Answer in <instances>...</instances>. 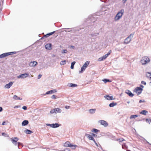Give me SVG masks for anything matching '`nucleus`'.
<instances>
[{
    "label": "nucleus",
    "mask_w": 151,
    "mask_h": 151,
    "mask_svg": "<svg viewBox=\"0 0 151 151\" xmlns=\"http://www.w3.org/2000/svg\"><path fill=\"white\" fill-rule=\"evenodd\" d=\"M124 12V9H122L119 11L114 17V20L116 21L119 20L122 16Z\"/></svg>",
    "instance_id": "1"
},
{
    "label": "nucleus",
    "mask_w": 151,
    "mask_h": 151,
    "mask_svg": "<svg viewBox=\"0 0 151 151\" xmlns=\"http://www.w3.org/2000/svg\"><path fill=\"white\" fill-rule=\"evenodd\" d=\"M134 34V32L131 34L124 40L123 43L125 44H129L131 41L132 38H133Z\"/></svg>",
    "instance_id": "2"
},
{
    "label": "nucleus",
    "mask_w": 151,
    "mask_h": 151,
    "mask_svg": "<svg viewBox=\"0 0 151 151\" xmlns=\"http://www.w3.org/2000/svg\"><path fill=\"white\" fill-rule=\"evenodd\" d=\"M150 61L149 58L147 56H144L142 58L141 62L142 65H145L148 63Z\"/></svg>",
    "instance_id": "3"
},
{
    "label": "nucleus",
    "mask_w": 151,
    "mask_h": 151,
    "mask_svg": "<svg viewBox=\"0 0 151 151\" xmlns=\"http://www.w3.org/2000/svg\"><path fill=\"white\" fill-rule=\"evenodd\" d=\"M11 139L12 143L15 145H18V147L19 149V146L20 145H22V144L19 142H17V141L18 140V139L17 137H14V138H12Z\"/></svg>",
    "instance_id": "4"
},
{
    "label": "nucleus",
    "mask_w": 151,
    "mask_h": 151,
    "mask_svg": "<svg viewBox=\"0 0 151 151\" xmlns=\"http://www.w3.org/2000/svg\"><path fill=\"white\" fill-rule=\"evenodd\" d=\"M111 52V50H109V52L106 54L103 55L102 57L99 58L98 60L99 61H103L105 60L107 57L110 54Z\"/></svg>",
    "instance_id": "5"
},
{
    "label": "nucleus",
    "mask_w": 151,
    "mask_h": 151,
    "mask_svg": "<svg viewBox=\"0 0 151 151\" xmlns=\"http://www.w3.org/2000/svg\"><path fill=\"white\" fill-rule=\"evenodd\" d=\"M142 91L143 89H142L141 88H140L139 87H137L134 90V92H135L137 93V95L140 94Z\"/></svg>",
    "instance_id": "6"
},
{
    "label": "nucleus",
    "mask_w": 151,
    "mask_h": 151,
    "mask_svg": "<svg viewBox=\"0 0 151 151\" xmlns=\"http://www.w3.org/2000/svg\"><path fill=\"white\" fill-rule=\"evenodd\" d=\"M29 76V74L27 73H25L22 74H21L19 76H17V77L18 78H25L28 77Z\"/></svg>",
    "instance_id": "7"
},
{
    "label": "nucleus",
    "mask_w": 151,
    "mask_h": 151,
    "mask_svg": "<svg viewBox=\"0 0 151 151\" xmlns=\"http://www.w3.org/2000/svg\"><path fill=\"white\" fill-rule=\"evenodd\" d=\"M99 122L100 123L101 125H103L105 127H107L108 125L107 122L104 120H100L99 121Z\"/></svg>",
    "instance_id": "8"
},
{
    "label": "nucleus",
    "mask_w": 151,
    "mask_h": 151,
    "mask_svg": "<svg viewBox=\"0 0 151 151\" xmlns=\"http://www.w3.org/2000/svg\"><path fill=\"white\" fill-rule=\"evenodd\" d=\"M14 83L13 82L10 81L8 84H7L4 86V88L9 89L10 88L12 85Z\"/></svg>",
    "instance_id": "9"
},
{
    "label": "nucleus",
    "mask_w": 151,
    "mask_h": 151,
    "mask_svg": "<svg viewBox=\"0 0 151 151\" xmlns=\"http://www.w3.org/2000/svg\"><path fill=\"white\" fill-rule=\"evenodd\" d=\"M37 63L36 61H33L30 62L29 65L30 67H34L37 64Z\"/></svg>",
    "instance_id": "10"
},
{
    "label": "nucleus",
    "mask_w": 151,
    "mask_h": 151,
    "mask_svg": "<svg viewBox=\"0 0 151 151\" xmlns=\"http://www.w3.org/2000/svg\"><path fill=\"white\" fill-rule=\"evenodd\" d=\"M104 97L107 100H113L114 99L113 98V96H109V95H107L104 96Z\"/></svg>",
    "instance_id": "11"
},
{
    "label": "nucleus",
    "mask_w": 151,
    "mask_h": 151,
    "mask_svg": "<svg viewBox=\"0 0 151 151\" xmlns=\"http://www.w3.org/2000/svg\"><path fill=\"white\" fill-rule=\"evenodd\" d=\"M57 91L55 89H53L52 90H50V91H47L45 93L46 95H48L49 94H52L53 93H55Z\"/></svg>",
    "instance_id": "12"
},
{
    "label": "nucleus",
    "mask_w": 151,
    "mask_h": 151,
    "mask_svg": "<svg viewBox=\"0 0 151 151\" xmlns=\"http://www.w3.org/2000/svg\"><path fill=\"white\" fill-rule=\"evenodd\" d=\"M8 52L4 53L1 55H0V58H5L9 55H10V54Z\"/></svg>",
    "instance_id": "13"
},
{
    "label": "nucleus",
    "mask_w": 151,
    "mask_h": 151,
    "mask_svg": "<svg viewBox=\"0 0 151 151\" xmlns=\"http://www.w3.org/2000/svg\"><path fill=\"white\" fill-rule=\"evenodd\" d=\"M52 45L51 44L49 43L47 44L45 46V47L46 49L50 50L52 48Z\"/></svg>",
    "instance_id": "14"
},
{
    "label": "nucleus",
    "mask_w": 151,
    "mask_h": 151,
    "mask_svg": "<svg viewBox=\"0 0 151 151\" xmlns=\"http://www.w3.org/2000/svg\"><path fill=\"white\" fill-rule=\"evenodd\" d=\"M86 136L89 140H93V142L95 141L91 134L90 135L89 134H86Z\"/></svg>",
    "instance_id": "15"
},
{
    "label": "nucleus",
    "mask_w": 151,
    "mask_h": 151,
    "mask_svg": "<svg viewBox=\"0 0 151 151\" xmlns=\"http://www.w3.org/2000/svg\"><path fill=\"white\" fill-rule=\"evenodd\" d=\"M126 93L130 97H132L134 96V94L129 90H126Z\"/></svg>",
    "instance_id": "16"
},
{
    "label": "nucleus",
    "mask_w": 151,
    "mask_h": 151,
    "mask_svg": "<svg viewBox=\"0 0 151 151\" xmlns=\"http://www.w3.org/2000/svg\"><path fill=\"white\" fill-rule=\"evenodd\" d=\"M68 86L70 87H74L77 86V85L75 84L69 83L68 84Z\"/></svg>",
    "instance_id": "17"
},
{
    "label": "nucleus",
    "mask_w": 151,
    "mask_h": 151,
    "mask_svg": "<svg viewBox=\"0 0 151 151\" xmlns=\"http://www.w3.org/2000/svg\"><path fill=\"white\" fill-rule=\"evenodd\" d=\"M29 122L28 120H24L22 122V126H25L28 124Z\"/></svg>",
    "instance_id": "18"
},
{
    "label": "nucleus",
    "mask_w": 151,
    "mask_h": 151,
    "mask_svg": "<svg viewBox=\"0 0 151 151\" xmlns=\"http://www.w3.org/2000/svg\"><path fill=\"white\" fill-rule=\"evenodd\" d=\"M55 109V113H60L62 112L61 109L59 108H56Z\"/></svg>",
    "instance_id": "19"
},
{
    "label": "nucleus",
    "mask_w": 151,
    "mask_h": 151,
    "mask_svg": "<svg viewBox=\"0 0 151 151\" xmlns=\"http://www.w3.org/2000/svg\"><path fill=\"white\" fill-rule=\"evenodd\" d=\"M60 125L58 123L52 124V128H55L58 127Z\"/></svg>",
    "instance_id": "20"
},
{
    "label": "nucleus",
    "mask_w": 151,
    "mask_h": 151,
    "mask_svg": "<svg viewBox=\"0 0 151 151\" xmlns=\"http://www.w3.org/2000/svg\"><path fill=\"white\" fill-rule=\"evenodd\" d=\"M117 105V103L116 102H114L111 103L109 105V106L110 107H113L114 106Z\"/></svg>",
    "instance_id": "21"
},
{
    "label": "nucleus",
    "mask_w": 151,
    "mask_h": 151,
    "mask_svg": "<svg viewBox=\"0 0 151 151\" xmlns=\"http://www.w3.org/2000/svg\"><path fill=\"white\" fill-rule=\"evenodd\" d=\"M24 132L28 134H31L33 133L32 131L27 129H26V130L24 131Z\"/></svg>",
    "instance_id": "22"
},
{
    "label": "nucleus",
    "mask_w": 151,
    "mask_h": 151,
    "mask_svg": "<svg viewBox=\"0 0 151 151\" xmlns=\"http://www.w3.org/2000/svg\"><path fill=\"white\" fill-rule=\"evenodd\" d=\"M90 62L89 61H87L83 65V66L86 68L87 66L89 64Z\"/></svg>",
    "instance_id": "23"
},
{
    "label": "nucleus",
    "mask_w": 151,
    "mask_h": 151,
    "mask_svg": "<svg viewBox=\"0 0 151 151\" xmlns=\"http://www.w3.org/2000/svg\"><path fill=\"white\" fill-rule=\"evenodd\" d=\"M96 109H91L89 110V113L91 114H93L95 113Z\"/></svg>",
    "instance_id": "24"
},
{
    "label": "nucleus",
    "mask_w": 151,
    "mask_h": 151,
    "mask_svg": "<svg viewBox=\"0 0 151 151\" xmlns=\"http://www.w3.org/2000/svg\"><path fill=\"white\" fill-rule=\"evenodd\" d=\"M71 145V144L69 142H66L65 143V146L70 147Z\"/></svg>",
    "instance_id": "25"
},
{
    "label": "nucleus",
    "mask_w": 151,
    "mask_h": 151,
    "mask_svg": "<svg viewBox=\"0 0 151 151\" xmlns=\"http://www.w3.org/2000/svg\"><path fill=\"white\" fill-rule=\"evenodd\" d=\"M122 147L123 149H128V146L125 144L122 145Z\"/></svg>",
    "instance_id": "26"
},
{
    "label": "nucleus",
    "mask_w": 151,
    "mask_h": 151,
    "mask_svg": "<svg viewBox=\"0 0 151 151\" xmlns=\"http://www.w3.org/2000/svg\"><path fill=\"white\" fill-rule=\"evenodd\" d=\"M86 69V68H85L84 67H83V66L81 67V70L80 71H79V73H82L83 71H84L85 69Z\"/></svg>",
    "instance_id": "27"
},
{
    "label": "nucleus",
    "mask_w": 151,
    "mask_h": 151,
    "mask_svg": "<svg viewBox=\"0 0 151 151\" xmlns=\"http://www.w3.org/2000/svg\"><path fill=\"white\" fill-rule=\"evenodd\" d=\"M148 112L146 110H142V111L140 113L141 114H143L145 115H146V113H147Z\"/></svg>",
    "instance_id": "28"
},
{
    "label": "nucleus",
    "mask_w": 151,
    "mask_h": 151,
    "mask_svg": "<svg viewBox=\"0 0 151 151\" xmlns=\"http://www.w3.org/2000/svg\"><path fill=\"white\" fill-rule=\"evenodd\" d=\"M99 35V33H93L91 34V36L92 37H94L97 36Z\"/></svg>",
    "instance_id": "29"
},
{
    "label": "nucleus",
    "mask_w": 151,
    "mask_h": 151,
    "mask_svg": "<svg viewBox=\"0 0 151 151\" xmlns=\"http://www.w3.org/2000/svg\"><path fill=\"white\" fill-rule=\"evenodd\" d=\"M76 63V62L75 61H73L71 63V65L70 66V68L71 69H73L74 68V66Z\"/></svg>",
    "instance_id": "30"
},
{
    "label": "nucleus",
    "mask_w": 151,
    "mask_h": 151,
    "mask_svg": "<svg viewBox=\"0 0 151 151\" xmlns=\"http://www.w3.org/2000/svg\"><path fill=\"white\" fill-rule=\"evenodd\" d=\"M146 122L149 124H151V119H145Z\"/></svg>",
    "instance_id": "31"
},
{
    "label": "nucleus",
    "mask_w": 151,
    "mask_h": 151,
    "mask_svg": "<svg viewBox=\"0 0 151 151\" xmlns=\"http://www.w3.org/2000/svg\"><path fill=\"white\" fill-rule=\"evenodd\" d=\"M138 116V115H132L130 116V119H132L133 118H136Z\"/></svg>",
    "instance_id": "32"
},
{
    "label": "nucleus",
    "mask_w": 151,
    "mask_h": 151,
    "mask_svg": "<svg viewBox=\"0 0 151 151\" xmlns=\"http://www.w3.org/2000/svg\"><path fill=\"white\" fill-rule=\"evenodd\" d=\"M77 147V146L76 145L71 144L70 147H71L72 149H75Z\"/></svg>",
    "instance_id": "33"
},
{
    "label": "nucleus",
    "mask_w": 151,
    "mask_h": 151,
    "mask_svg": "<svg viewBox=\"0 0 151 151\" xmlns=\"http://www.w3.org/2000/svg\"><path fill=\"white\" fill-rule=\"evenodd\" d=\"M91 131L93 132H94L96 133L97 132H99V130L96 129H93Z\"/></svg>",
    "instance_id": "34"
},
{
    "label": "nucleus",
    "mask_w": 151,
    "mask_h": 151,
    "mask_svg": "<svg viewBox=\"0 0 151 151\" xmlns=\"http://www.w3.org/2000/svg\"><path fill=\"white\" fill-rule=\"evenodd\" d=\"M66 63V61L65 60L62 61L60 62V64L61 65H65Z\"/></svg>",
    "instance_id": "35"
},
{
    "label": "nucleus",
    "mask_w": 151,
    "mask_h": 151,
    "mask_svg": "<svg viewBox=\"0 0 151 151\" xmlns=\"http://www.w3.org/2000/svg\"><path fill=\"white\" fill-rule=\"evenodd\" d=\"M102 81L105 83H106L107 82H111V81L109 79H105L102 80Z\"/></svg>",
    "instance_id": "36"
},
{
    "label": "nucleus",
    "mask_w": 151,
    "mask_h": 151,
    "mask_svg": "<svg viewBox=\"0 0 151 151\" xmlns=\"http://www.w3.org/2000/svg\"><path fill=\"white\" fill-rule=\"evenodd\" d=\"M50 112L51 114H53L54 113H55V109L51 110L50 111Z\"/></svg>",
    "instance_id": "37"
},
{
    "label": "nucleus",
    "mask_w": 151,
    "mask_h": 151,
    "mask_svg": "<svg viewBox=\"0 0 151 151\" xmlns=\"http://www.w3.org/2000/svg\"><path fill=\"white\" fill-rule=\"evenodd\" d=\"M117 140L119 141V142H121L123 141L124 140V139L123 138H121L118 139Z\"/></svg>",
    "instance_id": "38"
},
{
    "label": "nucleus",
    "mask_w": 151,
    "mask_h": 151,
    "mask_svg": "<svg viewBox=\"0 0 151 151\" xmlns=\"http://www.w3.org/2000/svg\"><path fill=\"white\" fill-rule=\"evenodd\" d=\"M68 51L67 50H64L62 51V53H66Z\"/></svg>",
    "instance_id": "39"
},
{
    "label": "nucleus",
    "mask_w": 151,
    "mask_h": 151,
    "mask_svg": "<svg viewBox=\"0 0 151 151\" xmlns=\"http://www.w3.org/2000/svg\"><path fill=\"white\" fill-rule=\"evenodd\" d=\"M55 32V31H53L52 32L49 33L47 34V35H48L49 36L52 35V34H53Z\"/></svg>",
    "instance_id": "40"
},
{
    "label": "nucleus",
    "mask_w": 151,
    "mask_h": 151,
    "mask_svg": "<svg viewBox=\"0 0 151 151\" xmlns=\"http://www.w3.org/2000/svg\"><path fill=\"white\" fill-rule=\"evenodd\" d=\"M18 97L16 95H14L13 97V98L15 100H17Z\"/></svg>",
    "instance_id": "41"
},
{
    "label": "nucleus",
    "mask_w": 151,
    "mask_h": 151,
    "mask_svg": "<svg viewBox=\"0 0 151 151\" xmlns=\"http://www.w3.org/2000/svg\"><path fill=\"white\" fill-rule=\"evenodd\" d=\"M51 98L52 99H55L56 98V97L55 95H54L52 96Z\"/></svg>",
    "instance_id": "42"
},
{
    "label": "nucleus",
    "mask_w": 151,
    "mask_h": 151,
    "mask_svg": "<svg viewBox=\"0 0 151 151\" xmlns=\"http://www.w3.org/2000/svg\"><path fill=\"white\" fill-rule=\"evenodd\" d=\"M16 53V52H8V53H9V54H10V55L15 54Z\"/></svg>",
    "instance_id": "43"
},
{
    "label": "nucleus",
    "mask_w": 151,
    "mask_h": 151,
    "mask_svg": "<svg viewBox=\"0 0 151 151\" xmlns=\"http://www.w3.org/2000/svg\"><path fill=\"white\" fill-rule=\"evenodd\" d=\"M91 135L92 136L94 137H97V135L96 134H95L93 133H91Z\"/></svg>",
    "instance_id": "44"
},
{
    "label": "nucleus",
    "mask_w": 151,
    "mask_h": 151,
    "mask_svg": "<svg viewBox=\"0 0 151 151\" xmlns=\"http://www.w3.org/2000/svg\"><path fill=\"white\" fill-rule=\"evenodd\" d=\"M146 75L147 77H149L150 76V74L149 73H148L146 74Z\"/></svg>",
    "instance_id": "45"
},
{
    "label": "nucleus",
    "mask_w": 151,
    "mask_h": 151,
    "mask_svg": "<svg viewBox=\"0 0 151 151\" xmlns=\"http://www.w3.org/2000/svg\"><path fill=\"white\" fill-rule=\"evenodd\" d=\"M21 107V106L20 105L18 106H15L14 107V108H18L20 107Z\"/></svg>",
    "instance_id": "46"
},
{
    "label": "nucleus",
    "mask_w": 151,
    "mask_h": 151,
    "mask_svg": "<svg viewBox=\"0 0 151 151\" xmlns=\"http://www.w3.org/2000/svg\"><path fill=\"white\" fill-rule=\"evenodd\" d=\"M46 125L47 126H50L51 127H52V124H47Z\"/></svg>",
    "instance_id": "47"
},
{
    "label": "nucleus",
    "mask_w": 151,
    "mask_h": 151,
    "mask_svg": "<svg viewBox=\"0 0 151 151\" xmlns=\"http://www.w3.org/2000/svg\"><path fill=\"white\" fill-rule=\"evenodd\" d=\"M22 108L24 110H26L27 109V107L26 106H24L22 107Z\"/></svg>",
    "instance_id": "48"
},
{
    "label": "nucleus",
    "mask_w": 151,
    "mask_h": 151,
    "mask_svg": "<svg viewBox=\"0 0 151 151\" xmlns=\"http://www.w3.org/2000/svg\"><path fill=\"white\" fill-rule=\"evenodd\" d=\"M141 83L144 85H146V83L144 81H141Z\"/></svg>",
    "instance_id": "49"
},
{
    "label": "nucleus",
    "mask_w": 151,
    "mask_h": 151,
    "mask_svg": "<svg viewBox=\"0 0 151 151\" xmlns=\"http://www.w3.org/2000/svg\"><path fill=\"white\" fill-rule=\"evenodd\" d=\"M42 76V75H41V74H39V75H38V77H37V78H38V79H40V78H41V77Z\"/></svg>",
    "instance_id": "50"
},
{
    "label": "nucleus",
    "mask_w": 151,
    "mask_h": 151,
    "mask_svg": "<svg viewBox=\"0 0 151 151\" xmlns=\"http://www.w3.org/2000/svg\"><path fill=\"white\" fill-rule=\"evenodd\" d=\"M145 100H141L139 101V103H141L142 102H145Z\"/></svg>",
    "instance_id": "51"
},
{
    "label": "nucleus",
    "mask_w": 151,
    "mask_h": 151,
    "mask_svg": "<svg viewBox=\"0 0 151 151\" xmlns=\"http://www.w3.org/2000/svg\"><path fill=\"white\" fill-rule=\"evenodd\" d=\"M70 106H65V108L66 109H69L70 108Z\"/></svg>",
    "instance_id": "52"
},
{
    "label": "nucleus",
    "mask_w": 151,
    "mask_h": 151,
    "mask_svg": "<svg viewBox=\"0 0 151 151\" xmlns=\"http://www.w3.org/2000/svg\"><path fill=\"white\" fill-rule=\"evenodd\" d=\"M140 87H139L140 88H141V89H143V88H144V86L142 85H140Z\"/></svg>",
    "instance_id": "53"
},
{
    "label": "nucleus",
    "mask_w": 151,
    "mask_h": 151,
    "mask_svg": "<svg viewBox=\"0 0 151 151\" xmlns=\"http://www.w3.org/2000/svg\"><path fill=\"white\" fill-rule=\"evenodd\" d=\"M6 124V122L5 121H4L2 123V125H4Z\"/></svg>",
    "instance_id": "54"
},
{
    "label": "nucleus",
    "mask_w": 151,
    "mask_h": 151,
    "mask_svg": "<svg viewBox=\"0 0 151 151\" xmlns=\"http://www.w3.org/2000/svg\"><path fill=\"white\" fill-rule=\"evenodd\" d=\"M3 110V108L1 107H0V112H1Z\"/></svg>",
    "instance_id": "55"
},
{
    "label": "nucleus",
    "mask_w": 151,
    "mask_h": 151,
    "mask_svg": "<svg viewBox=\"0 0 151 151\" xmlns=\"http://www.w3.org/2000/svg\"><path fill=\"white\" fill-rule=\"evenodd\" d=\"M94 142L95 143V144L98 147V144L96 142V141H95Z\"/></svg>",
    "instance_id": "56"
},
{
    "label": "nucleus",
    "mask_w": 151,
    "mask_h": 151,
    "mask_svg": "<svg viewBox=\"0 0 151 151\" xmlns=\"http://www.w3.org/2000/svg\"><path fill=\"white\" fill-rule=\"evenodd\" d=\"M22 99H21L20 98V97H18V98H17V100H22Z\"/></svg>",
    "instance_id": "57"
},
{
    "label": "nucleus",
    "mask_w": 151,
    "mask_h": 151,
    "mask_svg": "<svg viewBox=\"0 0 151 151\" xmlns=\"http://www.w3.org/2000/svg\"><path fill=\"white\" fill-rule=\"evenodd\" d=\"M71 48L73 49H74V47L73 46H71Z\"/></svg>",
    "instance_id": "58"
},
{
    "label": "nucleus",
    "mask_w": 151,
    "mask_h": 151,
    "mask_svg": "<svg viewBox=\"0 0 151 151\" xmlns=\"http://www.w3.org/2000/svg\"><path fill=\"white\" fill-rule=\"evenodd\" d=\"M48 36H49L48 35H47V34H46V35H45L44 36V37H48Z\"/></svg>",
    "instance_id": "59"
},
{
    "label": "nucleus",
    "mask_w": 151,
    "mask_h": 151,
    "mask_svg": "<svg viewBox=\"0 0 151 151\" xmlns=\"http://www.w3.org/2000/svg\"><path fill=\"white\" fill-rule=\"evenodd\" d=\"M127 103L128 104H129V103H130V101H127Z\"/></svg>",
    "instance_id": "60"
},
{
    "label": "nucleus",
    "mask_w": 151,
    "mask_h": 151,
    "mask_svg": "<svg viewBox=\"0 0 151 151\" xmlns=\"http://www.w3.org/2000/svg\"><path fill=\"white\" fill-rule=\"evenodd\" d=\"M4 134H5V133H2V135H4Z\"/></svg>",
    "instance_id": "61"
},
{
    "label": "nucleus",
    "mask_w": 151,
    "mask_h": 151,
    "mask_svg": "<svg viewBox=\"0 0 151 151\" xmlns=\"http://www.w3.org/2000/svg\"><path fill=\"white\" fill-rule=\"evenodd\" d=\"M127 151H131L129 150H127Z\"/></svg>",
    "instance_id": "62"
},
{
    "label": "nucleus",
    "mask_w": 151,
    "mask_h": 151,
    "mask_svg": "<svg viewBox=\"0 0 151 151\" xmlns=\"http://www.w3.org/2000/svg\"><path fill=\"white\" fill-rule=\"evenodd\" d=\"M124 1V0H123ZM127 0H124V1H126Z\"/></svg>",
    "instance_id": "63"
},
{
    "label": "nucleus",
    "mask_w": 151,
    "mask_h": 151,
    "mask_svg": "<svg viewBox=\"0 0 151 151\" xmlns=\"http://www.w3.org/2000/svg\"><path fill=\"white\" fill-rule=\"evenodd\" d=\"M147 143H149L148 142H147Z\"/></svg>",
    "instance_id": "64"
}]
</instances>
